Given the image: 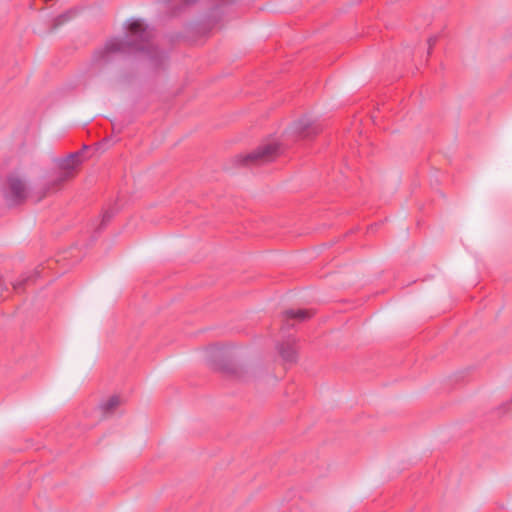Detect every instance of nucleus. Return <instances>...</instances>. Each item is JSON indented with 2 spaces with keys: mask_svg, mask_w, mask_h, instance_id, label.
<instances>
[{
  "mask_svg": "<svg viewBox=\"0 0 512 512\" xmlns=\"http://www.w3.org/2000/svg\"><path fill=\"white\" fill-rule=\"evenodd\" d=\"M281 153V146L277 142H269L260 145L253 152L238 156L237 161L246 164L249 161H257L260 163L270 162Z\"/></svg>",
  "mask_w": 512,
  "mask_h": 512,
  "instance_id": "nucleus-1",
  "label": "nucleus"
},
{
  "mask_svg": "<svg viewBox=\"0 0 512 512\" xmlns=\"http://www.w3.org/2000/svg\"><path fill=\"white\" fill-rule=\"evenodd\" d=\"M7 184V188L4 190V198L8 205H15L26 198L27 185L19 176H9Z\"/></svg>",
  "mask_w": 512,
  "mask_h": 512,
  "instance_id": "nucleus-2",
  "label": "nucleus"
},
{
  "mask_svg": "<svg viewBox=\"0 0 512 512\" xmlns=\"http://www.w3.org/2000/svg\"><path fill=\"white\" fill-rule=\"evenodd\" d=\"M85 159L86 157L82 156V151H75L68 154L66 157L56 159L55 163L58 169L64 171L66 175H69L80 166Z\"/></svg>",
  "mask_w": 512,
  "mask_h": 512,
  "instance_id": "nucleus-3",
  "label": "nucleus"
},
{
  "mask_svg": "<svg viewBox=\"0 0 512 512\" xmlns=\"http://www.w3.org/2000/svg\"><path fill=\"white\" fill-rule=\"evenodd\" d=\"M296 125L300 128H308L310 126L318 125L317 116L314 113H306L298 119Z\"/></svg>",
  "mask_w": 512,
  "mask_h": 512,
  "instance_id": "nucleus-4",
  "label": "nucleus"
},
{
  "mask_svg": "<svg viewBox=\"0 0 512 512\" xmlns=\"http://www.w3.org/2000/svg\"><path fill=\"white\" fill-rule=\"evenodd\" d=\"M283 317L285 318V320L298 319L300 321H303V320L309 318V314H308V312L306 310H302V309L293 310V309H290V310H286L283 313Z\"/></svg>",
  "mask_w": 512,
  "mask_h": 512,
  "instance_id": "nucleus-5",
  "label": "nucleus"
},
{
  "mask_svg": "<svg viewBox=\"0 0 512 512\" xmlns=\"http://www.w3.org/2000/svg\"><path fill=\"white\" fill-rule=\"evenodd\" d=\"M120 403V399L117 395L111 396L109 399L102 401L99 405L100 409L104 413H108L112 411L115 407H117Z\"/></svg>",
  "mask_w": 512,
  "mask_h": 512,
  "instance_id": "nucleus-6",
  "label": "nucleus"
},
{
  "mask_svg": "<svg viewBox=\"0 0 512 512\" xmlns=\"http://www.w3.org/2000/svg\"><path fill=\"white\" fill-rule=\"evenodd\" d=\"M278 350H279L281 357L286 362H294L296 360L297 353H296V350L292 346H287V347L280 346L278 348Z\"/></svg>",
  "mask_w": 512,
  "mask_h": 512,
  "instance_id": "nucleus-7",
  "label": "nucleus"
},
{
  "mask_svg": "<svg viewBox=\"0 0 512 512\" xmlns=\"http://www.w3.org/2000/svg\"><path fill=\"white\" fill-rule=\"evenodd\" d=\"M129 30L134 34H137L138 32H142L144 28L141 22L135 21L130 24Z\"/></svg>",
  "mask_w": 512,
  "mask_h": 512,
  "instance_id": "nucleus-8",
  "label": "nucleus"
},
{
  "mask_svg": "<svg viewBox=\"0 0 512 512\" xmlns=\"http://www.w3.org/2000/svg\"><path fill=\"white\" fill-rule=\"evenodd\" d=\"M29 277L23 276L20 280H17L13 283L14 289L20 288L26 281H28Z\"/></svg>",
  "mask_w": 512,
  "mask_h": 512,
  "instance_id": "nucleus-9",
  "label": "nucleus"
},
{
  "mask_svg": "<svg viewBox=\"0 0 512 512\" xmlns=\"http://www.w3.org/2000/svg\"><path fill=\"white\" fill-rule=\"evenodd\" d=\"M89 149V146L88 145H83L82 146V149H80L79 151H82V156H84V151L88 150Z\"/></svg>",
  "mask_w": 512,
  "mask_h": 512,
  "instance_id": "nucleus-10",
  "label": "nucleus"
},
{
  "mask_svg": "<svg viewBox=\"0 0 512 512\" xmlns=\"http://www.w3.org/2000/svg\"><path fill=\"white\" fill-rule=\"evenodd\" d=\"M3 284L2 276L0 275V286Z\"/></svg>",
  "mask_w": 512,
  "mask_h": 512,
  "instance_id": "nucleus-11",
  "label": "nucleus"
}]
</instances>
